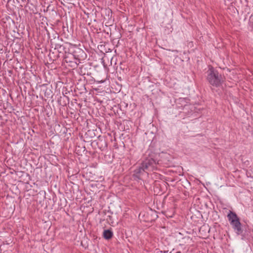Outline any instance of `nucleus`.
I'll list each match as a JSON object with an SVG mask.
<instances>
[{"label":"nucleus","instance_id":"nucleus-1","mask_svg":"<svg viewBox=\"0 0 253 253\" xmlns=\"http://www.w3.org/2000/svg\"><path fill=\"white\" fill-rule=\"evenodd\" d=\"M159 155L155 153L149 154L148 156L136 167L133 171L132 177L134 180H143L148 177V171L158 169V166L161 165V161L158 159Z\"/></svg>","mask_w":253,"mask_h":253},{"label":"nucleus","instance_id":"nucleus-2","mask_svg":"<svg viewBox=\"0 0 253 253\" xmlns=\"http://www.w3.org/2000/svg\"><path fill=\"white\" fill-rule=\"evenodd\" d=\"M207 74L206 79L212 86L220 87L224 82V77L211 66L209 67Z\"/></svg>","mask_w":253,"mask_h":253},{"label":"nucleus","instance_id":"nucleus-3","mask_svg":"<svg viewBox=\"0 0 253 253\" xmlns=\"http://www.w3.org/2000/svg\"><path fill=\"white\" fill-rule=\"evenodd\" d=\"M227 217L236 233L238 235H241L243 232L242 228V225L237 214L235 212L230 211L228 213Z\"/></svg>","mask_w":253,"mask_h":253},{"label":"nucleus","instance_id":"nucleus-4","mask_svg":"<svg viewBox=\"0 0 253 253\" xmlns=\"http://www.w3.org/2000/svg\"><path fill=\"white\" fill-rule=\"evenodd\" d=\"M70 52L73 54L79 63H81L82 61L84 60L87 57V55L85 51L74 44L72 45Z\"/></svg>","mask_w":253,"mask_h":253},{"label":"nucleus","instance_id":"nucleus-5","mask_svg":"<svg viewBox=\"0 0 253 253\" xmlns=\"http://www.w3.org/2000/svg\"><path fill=\"white\" fill-rule=\"evenodd\" d=\"M63 58L62 64L65 63L67 64V65L70 67L75 68L77 67L79 64L78 62L76 59L73 54L70 51L67 52L64 55L62 56Z\"/></svg>","mask_w":253,"mask_h":253},{"label":"nucleus","instance_id":"nucleus-6","mask_svg":"<svg viewBox=\"0 0 253 253\" xmlns=\"http://www.w3.org/2000/svg\"><path fill=\"white\" fill-rule=\"evenodd\" d=\"M91 145L95 147V148H96V146H97L101 151H104L107 149V143L106 139L100 136H98L96 140L91 142Z\"/></svg>","mask_w":253,"mask_h":253},{"label":"nucleus","instance_id":"nucleus-7","mask_svg":"<svg viewBox=\"0 0 253 253\" xmlns=\"http://www.w3.org/2000/svg\"><path fill=\"white\" fill-rule=\"evenodd\" d=\"M72 45V44L68 43H66L64 44H62L61 47L57 50L58 54L56 56V57H55L54 59H53V60H56L60 57H62V56L64 55L65 54H66L67 52H70Z\"/></svg>","mask_w":253,"mask_h":253},{"label":"nucleus","instance_id":"nucleus-8","mask_svg":"<svg viewBox=\"0 0 253 253\" xmlns=\"http://www.w3.org/2000/svg\"><path fill=\"white\" fill-rule=\"evenodd\" d=\"M187 99L184 98H180L177 100L176 105L178 108H182L183 109H187L189 105L187 104Z\"/></svg>","mask_w":253,"mask_h":253},{"label":"nucleus","instance_id":"nucleus-9","mask_svg":"<svg viewBox=\"0 0 253 253\" xmlns=\"http://www.w3.org/2000/svg\"><path fill=\"white\" fill-rule=\"evenodd\" d=\"M57 102L59 105L65 106L69 103V98L63 94V96H60L58 98Z\"/></svg>","mask_w":253,"mask_h":253},{"label":"nucleus","instance_id":"nucleus-10","mask_svg":"<svg viewBox=\"0 0 253 253\" xmlns=\"http://www.w3.org/2000/svg\"><path fill=\"white\" fill-rule=\"evenodd\" d=\"M87 65H82L81 67L80 68V73L82 75H86L87 76L91 75V73L89 72L87 70Z\"/></svg>","mask_w":253,"mask_h":253},{"label":"nucleus","instance_id":"nucleus-11","mask_svg":"<svg viewBox=\"0 0 253 253\" xmlns=\"http://www.w3.org/2000/svg\"><path fill=\"white\" fill-rule=\"evenodd\" d=\"M113 232L111 230H105L103 232V237L106 240H109L113 237Z\"/></svg>","mask_w":253,"mask_h":253},{"label":"nucleus","instance_id":"nucleus-12","mask_svg":"<svg viewBox=\"0 0 253 253\" xmlns=\"http://www.w3.org/2000/svg\"><path fill=\"white\" fill-rule=\"evenodd\" d=\"M62 44H59V43H53V42H51V48H54V50H57L61 47Z\"/></svg>","mask_w":253,"mask_h":253},{"label":"nucleus","instance_id":"nucleus-13","mask_svg":"<svg viewBox=\"0 0 253 253\" xmlns=\"http://www.w3.org/2000/svg\"><path fill=\"white\" fill-rule=\"evenodd\" d=\"M249 25L252 28H253V13L251 14L249 18Z\"/></svg>","mask_w":253,"mask_h":253},{"label":"nucleus","instance_id":"nucleus-14","mask_svg":"<svg viewBox=\"0 0 253 253\" xmlns=\"http://www.w3.org/2000/svg\"><path fill=\"white\" fill-rule=\"evenodd\" d=\"M90 132H91V131H90V130H88V131H87V133H90Z\"/></svg>","mask_w":253,"mask_h":253},{"label":"nucleus","instance_id":"nucleus-15","mask_svg":"<svg viewBox=\"0 0 253 253\" xmlns=\"http://www.w3.org/2000/svg\"><path fill=\"white\" fill-rule=\"evenodd\" d=\"M45 96H47V97H48V96L46 94V92H45Z\"/></svg>","mask_w":253,"mask_h":253}]
</instances>
